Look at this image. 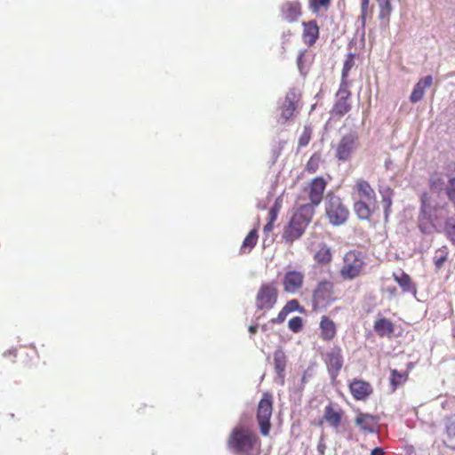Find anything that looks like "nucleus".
<instances>
[{"mask_svg": "<svg viewBox=\"0 0 455 455\" xmlns=\"http://www.w3.org/2000/svg\"><path fill=\"white\" fill-rule=\"evenodd\" d=\"M8 355H12L13 357H16L17 355V349L12 347L5 352L3 353V356L6 357Z\"/></svg>", "mask_w": 455, "mask_h": 455, "instance_id": "nucleus-44", "label": "nucleus"}, {"mask_svg": "<svg viewBox=\"0 0 455 455\" xmlns=\"http://www.w3.org/2000/svg\"><path fill=\"white\" fill-rule=\"evenodd\" d=\"M277 299V288L275 283H263L259 288L256 305L259 310H270Z\"/></svg>", "mask_w": 455, "mask_h": 455, "instance_id": "nucleus-8", "label": "nucleus"}, {"mask_svg": "<svg viewBox=\"0 0 455 455\" xmlns=\"http://www.w3.org/2000/svg\"><path fill=\"white\" fill-rule=\"evenodd\" d=\"M259 327V323L251 324L249 326V331L251 334L256 333Z\"/></svg>", "mask_w": 455, "mask_h": 455, "instance_id": "nucleus-47", "label": "nucleus"}, {"mask_svg": "<svg viewBox=\"0 0 455 455\" xmlns=\"http://www.w3.org/2000/svg\"><path fill=\"white\" fill-rule=\"evenodd\" d=\"M342 412L335 411L333 407L329 404L324 409L323 419L333 428L337 429L341 423Z\"/></svg>", "mask_w": 455, "mask_h": 455, "instance_id": "nucleus-22", "label": "nucleus"}, {"mask_svg": "<svg viewBox=\"0 0 455 455\" xmlns=\"http://www.w3.org/2000/svg\"><path fill=\"white\" fill-rule=\"evenodd\" d=\"M378 422V417L364 412H359L355 419V425L359 427L362 431L371 434L377 433L376 425Z\"/></svg>", "mask_w": 455, "mask_h": 455, "instance_id": "nucleus-13", "label": "nucleus"}, {"mask_svg": "<svg viewBox=\"0 0 455 455\" xmlns=\"http://www.w3.org/2000/svg\"><path fill=\"white\" fill-rule=\"evenodd\" d=\"M321 338L324 340H331L336 335V325L327 315H323L320 322Z\"/></svg>", "mask_w": 455, "mask_h": 455, "instance_id": "nucleus-21", "label": "nucleus"}, {"mask_svg": "<svg viewBox=\"0 0 455 455\" xmlns=\"http://www.w3.org/2000/svg\"><path fill=\"white\" fill-rule=\"evenodd\" d=\"M300 15V4L298 1L286 2L281 5V16L283 20L288 22H294Z\"/></svg>", "mask_w": 455, "mask_h": 455, "instance_id": "nucleus-16", "label": "nucleus"}, {"mask_svg": "<svg viewBox=\"0 0 455 455\" xmlns=\"http://www.w3.org/2000/svg\"><path fill=\"white\" fill-rule=\"evenodd\" d=\"M320 156L316 154L313 155L307 164V168L309 172H315L318 168Z\"/></svg>", "mask_w": 455, "mask_h": 455, "instance_id": "nucleus-38", "label": "nucleus"}, {"mask_svg": "<svg viewBox=\"0 0 455 455\" xmlns=\"http://www.w3.org/2000/svg\"><path fill=\"white\" fill-rule=\"evenodd\" d=\"M257 441L258 436L251 429L236 426L228 437L227 447L234 455H251Z\"/></svg>", "mask_w": 455, "mask_h": 455, "instance_id": "nucleus-2", "label": "nucleus"}, {"mask_svg": "<svg viewBox=\"0 0 455 455\" xmlns=\"http://www.w3.org/2000/svg\"><path fill=\"white\" fill-rule=\"evenodd\" d=\"M337 96L339 97V100L335 103L332 112L335 115L342 116L346 113H347L351 108L350 105L347 102V99L350 96V92L346 88L340 86L337 93Z\"/></svg>", "mask_w": 455, "mask_h": 455, "instance_id": "nucleus-18", "label": "nucleus"}, {"mask_svg": "<svg viewBox=\"0 0 455 455\" xmlns=\"http://www.w3.org/2000/svg\"><path fill=\"white\" fill-rule=\"evenodd\" d=\"M302 381H303V382H304V381H306V378H305V376L302 378Z\"/></svg>", "mask_w": 455, "mask_h": 455, "instance_id": "nucleus-51", "label": "nucleus"}, {"mask_svg": "<svg viewBox=\"0 0 455 455\" xmlns=\"http://www.w3.org/2000/svg\"><path fill=\"white\" fill-rule=\"evenodd\" d=\"M278 212H279V206L277 205V204H275L269 210L268 220H270L271 221H275L277 219Z\"/></svg>", "mask_w": 455, "mask_h": 455, "instance_id": "nucleus-42", "label": "nucleus"}, {"mask_svg": "<svg viewBox=\"0 0 455 455\" xmlns=\"http://www.w3.org/2000/svg\"><path fill=\"white\" fill-rule=\"evenodd\" d=\"M325 211L330 223L333 226L344 224L349 215V211L341 199L333 194H328L326 196Z\"/></svg>", "mask_w": 455, "mask_h": 455, "instance_id": "nucleus-3", "label": "nucleus"}, {"mask_svg": "<svg viewBox=\"0 0 455 455\" xmlns=\"http://www.w3.org/2000/svg\"><path fill=\"white\" fill-rule=\"evenodd\" d=\"M449 255V249L447 246H442L441 248L437 249L435 251V256H434V264L435 267V271H440L443 264L447 261Z\"/></svg>", "mask_w": 455, "mask_h": 455, "instance_id": "nucleus-28", "label": "nucleus"}, {"mask_svg": "<svg viewBox=\"0 0 455 455\" xmlns=\"http://www.w3.org/2000/svg\"><path fill=\"white\" fill-rule=\"evenodd\" d=\"M369 1L370 0H362L361 16L359 18V20L361 21L363 27L365 24V19H366L367 11H368Z\"/></svg>", "mask_w": 455, "mask_h": 455, "instance_id": "nucleus-41", "label": "nucleus"}, {"mask_svg": "<svg viewBox=\"0 0 455 455\" xmlns=\"http://www.w3.org/2000/svg\"><path fill=\"white\" fill-rule=\"evenodd\" d=\"M374 331L379 336H389L394 332V325L389 320L381 318L375 322Z\"/></svg>", "mask_w": 455, "mask_h": 455, "instance_id": "nucleus-26", "label": "nucleus"}, {"mask_svg": "<svg viewBox=\"0 0 455 455\" xmlns=\"http://www.w3.org/2000/svg\"><path fill=\"white\" fill-rule=\"evenodd\" d=\"M285 372H275V381L281 386L284 385Z\"/></svg>", "mask_w": 455, "mask_h": 455, "instance_id": "nucleus-43", "label": "nucleus"}, {"mask_svg": "<svg viewBox=\"0 0 455 455\" xmlns=\"http://www.w3.org/2000/svg\"><path fill=\"white\" fill-rule=\"evenodd\" d=\"M406 380V375L400 373L397 370L391 371L390 383L393 387V390L396 389L398 386Z\"/></svg>", "mask_w": 455, "mask_h": 455, "instance_id": "nucleus-34", "label": "nucleus"}, {"mask_svg": "<svg viewBox=\"0 0 455 455\" xmlns=\"http://www.w3.org/2000/svg\"><path fill=\"white\" fill-rule=\"evenodd\" d=\"M295 311L302 313L303 308L299 306V303L297 299H291L286 303V305L279 313H293Z\"/></svg>", "mask_w": 455, "mask_h": 455, "instance_id": "nucleus-35", "label": "nucleus"}, {"mask_svg": "<svg viewBox=\"0 0 455 455\" xmlns=\"http://www.w3.org/2000/svg\"><path fill=\"white\" fill-rule=\"evenodd\" d=\"M285 315H286L279 314V315H278V320H279V321H283V320H284V316H285Z\"/></svg>", "mask_w": 455, "mask_h": 455, "instance_id": "nucleus-49", "label": "nucleus"}, {"mask_svg": "<svg viewBox=\"0 0 455 455\" xmlns=\"http://www.w3.org/2000/svg\"><path fill=\"white\" fill-rule=\"evenodd\" d=\"M370 203L368 201H364L363 199L358 200L355 203L354 209L360 220H369L371 214V211L370 208Z\"/></svg>", "mask_w": 455, "mask_h": 455, "instance_id": "nucleus-27", "label": "nucleus"}, {"mask_svg": "<svg viewBox=\"0 0 455 455\" xmlns=\"http://www.w3.org/2000/svg\"><path fill=\"white\" fill-rule=\"evenodd\" d=\"M432 82L433 78L431 76H427L421 78L414 86L413 91L410 96V100L412 103L419 101L425 94V89L430 87Z\"/></svg>", "mask_w": 455, "mask_h": 455, "instance_id": "nucleus-20", "label": "nucleus"}, {"mask_svg": "<svg viewBox=\"0 0 455 455\" xmlns=\"http://www.w3.org/2000/svg\"><path fill=\"white\" fill-rule=\"evenodd\" d=\"M353 66H354L353 54H350L343 65V69H342V77L343 78H345L348 75V72L352 68Z\"/></svg>", "mask_w": 455, "mask_h": 455, "instance_id": "nucleus-40", "label": "nucleus"}, {"mask_svg": "<svg viewBox=\"0 0 455 455\" xmlns=\"http://www.w3.org/2000/svg\"><path fill=\"white\" fill-rule=\"evenodd\" d=\"M273 411V397L269 393H264L257 409V421L262 435L269 434L271 423L270 419Z\"/></svg>", "mask_w": 455, "mask_h": 455, "instance_id": "nucleus-6", "label": "nucleus"}, {"mask_svg": "<svg viewBox=\"0 0 455 455\" xmlns=\"http://www.w3.org/2000/svg\"><path fill=\"white\" fill-rule=\"evenodd\" d=\"M371 455H385V452L381 447H376L371 450Z\"/></svg>", "mask_w": 455, "mask_h": 455, "instance_id": "nucleus-46", "label": "nucleus"}, {"mask_svg": "<svg viewBox=\"0 0 455 455\" xmlns=\"http://www.w3.org/2000/svg\"><path fill=\"white\" fill-rule=\"evenodd\" d=\"M274 222L275 221H271L270 220H268V222L265 225L264 227V233H268L270 231H272L273 228H274Z\"/></svg>", "mask_w": 455, "mask_h": 455, "instance_id": "nucleus-45", "label": "nucleus"}, {"mask_svg": "<svg viewBox=\"0 0 455 455\" xmlns=\"http://www.w3.org/2000/svg\"><path fill=\"white\" fill-rule=\"evenodd\" d=\"M429 185L431 194L420 196L418 227L424 234L443 232L455 245V173H434Z\"/></svg>", "mask_w": 455, "mask_h": 455, "instance_id": "nucleus-1", "label": "nucleus"}, {"mask_svg": "<svg viewBox=\"0 0 455 455\" xmlns=\"http://www.w3.org/2000/svg\"><path fill=\"white\" fill-rule=\"evenodd\" d=\"M452 336L455 338V323H453L452 326Z\"/></svg>", "mask_w": 455, "mask_h": 455, "instance_id": "nucleus-50", "label": "nucleus"}, {"mask_svg": "<svg viewBox=\"0 0 455 455\" xmlns=\"http://www.w3.org/2000/svg\"><path fill=\"white\" fill-rule=\"evenodd\" d=\"M286 355L282 349H276L274 352V364L275 372H285Z\"/></svg>", "mask_w": 455, "mask_h": 455, "instance_id": "nucleus-30", "label": "nucleus"}, {"mask_svg": "<svg viewBox=\"0 0 455 455\" xmlns=\"http://www.w3.org/2000/svg\"><path fill=\"white\" fill-rule=\"evenodd\" d=\"M315 259L316 261L322 264L329 263L331 259L330 248L326 245L321 246L320 249L316 251Z\"/></svg>", "mask_w": 455, "mask_h": 455, "instance_id": "nucleus-32", "label": "nucleus"}, {"mask_svg": "<svg viewBox=\"0 0 455 455\" xmlns=\"http://www.w3.org/2000/svg\"><path fill=\"white\" fill-rule=\"evenodd\" d=\"M356 189L358 191L360 199L364 201L372 202L375 200V192L370 184L363 180L356 182Z\"/></svg>", "mask_w": 455, "mask_h": 455, "instance_id": "nucleus-23", "label": "nucleus"}, {"mask_svg": "<svg viewBox=\"0 0 455 455\" xmlns=\"http://www.w3.org/2000/svg\"><path fill=\"white\" fill-rule=\"evenodd\" d=\"M324 363L327 367L331 383H334L344 363L341 348L339 346L331 347L325 354Z\"/></svg>", "mask_w": 455, "mask_h": 455, "instance_id": "nucleus-9", "label": "nucleus"}, {"mask_svg": "<svg viewBox=\"0 0 455 455\" xmlns=\"http://www.w3.org/2000/svg\"><path fill=\"white\" fill-rule=\"evenodd\" d=\"M325 187L326 181L322 177H316L312 180L309 188V200L315 205H319L322 202Z\"/></svg>", "mask_w": 455, "mask_h": 455, "instance_id": "nucleus-14", "label": "nucleus"}, {"mask_svg": "<svg viewBox=\"0 0 455 455\" xmlns=\"http://www.w3.org/2000/svg\"><path fill=\"white\" fill-rule=\"evenodd\" d=\"M304 275L299 271H288L283 278V286L284 291L288 293L297 292L303 285Z\"/></svg>", "mask_w": 455, "mask_h": 455, "instance_id": "nucleus-12", "label": "nucleus"}, {"mask_svg": "<svg viewBox=\"0 0 455 455\" xmlns=\"http://www.w3.org/2000/svg\"><path fill=\"white\" fill-rule=\"evenodd\" d=\"M379 6V19L388 20L389 15L392 12L390 0H377Z\"/></svg>", "mask_w": 455, "mask_h": 455, "instance_id": "nucleus-33", "label": "nucleus"}, {"mask_svg": "<svg viewBox=\"0 0 455 455\" xmlns=\"http://www.w3.org/2000/svg\"><path fill=\"white\" fill-rule=\"evenodd\" d=\"M379 193L382 197L385 220H387L392 205V190L389 188H381Z\"/></svg>", "mask_w": 455, "mask_h": 455, "instance_id": "nucleus-29", "label": "nucleus"}, {"mask_svg": "<svg viewBox=\"0 0 455 455\" xmlns=\"http://www.w3.org/2000/svg\"><path fill=\"white\" fill-rule=\"evenodd\" d=\"M303 56H304L303 52H300L297 58V64L299 68H300V65L302 62Z\"/></svg>", "mask_w": 455, "mask_h": 455, "instance_id": "nucleus-48", "label": "nucleus"}, {"mask_svg": "<svg viewBox=\"0 0 455 455\" xmlns=\"http://www.w3.org/2000/svg\"><path fill=\"white\" fill-rule=\"evenodd\" d=\"M332 289L333 283L331 281L323 280L318 283L313 294L314 310H324L333 301Z\"/></svg>", "mask_w": 455, "mask_h": 455, "instance_id": "nucleus-7", "label": "nucleus"}, {"mask_svg": "<svg viewBox=\"0 0 455 455\" xmlns=\"http://www.w3.org/2000/svg\"><path fill=\"white\" fill-rule=\"evenodd\" d=\"M299 216H292L289 224L285 227L283 238L286 243H292L295 240L299 239L304 233L307 224L303 220H299Z\"/></svg>", "mask_w": 455, "mask_h": 455, "instance_id": "nucleus-11", "label": "nucleus"}, {"mask_svg": "<svg viewBox=\"0 0 455 455\" xmlns=\"http://www.w3.org/2000/svg\"><path fill=\"white\" fill-rule=\"evenodd\" d=\"M289 328L293 332H298L302 328V319L299 316H295L289 321Z\"/></svg>", "mask_w": 455, "mask_h": 455, "instance_id": "nucleus-37", "label": "nucleus"}, {"mask_svg": "<svg viewBox=\"0 0 455 455\" xmlns=\"http://www.w3.org/2000/svg\"><path fill=\"white\" fill-rule=\"evenodd\" d=\"M349 389L355 400H364L372 392L371 386L360 379H354L349 385Z\"/></svg>", "mask_w": 455, "mask_h": 455, "instance_id": "nucleus-15", "label": "nucleus"}, {"mask_svg": "<svg viewBox=\"0 0 455 455\" xmlns=\"http://www.w3.org/2000/svg\"><path fill=\"white\" fill-rule=\"evenodd\" d=\"M303 40L308 46L313 45L319 35V28L315 20L303 22Z\"/></svg>", "mask_w": 455, "mask_h": 455, "instance_id": "nucleus-19", "label": "nucleus"}, {"mask_svg": "<svg viewBox=\"0 0 455 455\" xmlns=\"http://www.w3.org/2000/svg\"><path fill=\"white\" fill-rule=\"evenodd\" d=\"M445 438L443 443L446 447L455 450V413L443 419Z\"/></svg>", "mask_w": 455, "mask_h": 455, "instance_id": "nucleus-17", "label": "nucleus"}, {"mask_svg": "<svg viewBox=\"0 0 455 455\" xmlns=\"http://www.w3.org/2000/svg\"><path fill=\"white\" fill-rule=\"evenodd\" d=\"M300 94L295 88L290 89L285 97L280 100L277 108L276 120L279 124H285L291 120L298 109Z\"/></svg>", "mask_w": 455, "mask_h": 455, "instance_id": "nucleus-4", "label": "nucleus"}, {"mask_svg": "<svg viewBox=\"0 0 455 455\" xmlns=\"http://www.w3.org/2000/svg\"><path fill=\"white\" fill-rule=\"evenodd\" d=\"M357 135L350 132L344 135L336 148V156L340 161H347L357 148Z\"/></svg>", "mask_w": 455, "mask_h": 455, "instance_id": "nucleus-10", "label": "nucleus"}, {"mask_svg": "<svg viewBox=\"0 0 455 455\" xmlns=\"http://www.w3.org/2000/svg\"><path fill=\"white\" fill-rule=\"evenodd\" d=\"M344 264L340 269V275L345 280L357 277L363 271L364 261L361 252L350 251L344 256Z\"/></svg>", "mask_w": 455, "mask_h": 455, "instance_id": "nucleus-5", "label": "nucleus"}, {"mask_svg": "<svg viewBox=\"0 0 455 455\" xmlns=\"http://www.w3.org/2000/svg\"><path fill=\"white\" fill-rule=\"evenodd\" d=\"M395 280L398 283L400 287L403 289L404 292H416L415 286L411 282V279L409 275L404 273L403 271H400L399 273L394 274Z\"/></svg>", "mask_w": 455, "mask_h": 455, "instance_id": "nucleus-24", "label": "nucleus"}, {"mask_svg": "<svg viewBox=\"0 0 455 455\" xmlns=\"http://www.w3.org/2000/svg\"><path fill=\"white\" fill-rule=\"evenodd\" d=\"M315 205L311 201L309 204L300 205L293 216H299L300 221H304L306 224H309L315 212Z\"/></svg>", "mask_w": 455, "mask_h": 455, "instance_id": "nucleus-25", "label": "nucleus"}, {"mask_svg": "<svg viewBox=\"0 0 455 455\" xmlns=\"http://www.w3.org/2000/svg\"><path fill=\"white\" fill-rule=\"evenodd\" d=\"M312 131L309 127L305 126L303 132L299 139V146L303 148L306 147L311 140Z\"/></svg>", "mask_w": 455, "mask_h": 455, "instance_id": "nucleus-36", "label": "nucleus"}, {"mask_svg": "<svg viewBox=\"0 0 455 455\" xmlns=\"http://www.w3.org/2000/svg\"><path fill=\"white\" fill-rule=\"evenodd\" d=\"M331 0H310V8L313 12H317L321 6H327Z\"/></svg>", "mask_w": 455, "mask_h": 455, "instance_id": "nucleus-39", "label": "nucleus"}, {"mask_svg": "<svg viewBox=\"0 0 455 455\" xmlns=\"http://www.w3.org/2000/svg\"><path fill=\"white\" fill-rule=\"evenodd\" d=\"M257 240H258L257 230L256 229L251 230L243 242L241 251L245 252L246 249H248V251H251V250L256 245Z\"/></svg>", "mask_w": 455, "mask_h": 455, "instance_id": "nucleus-31", "label": "nucleus"}]
</instances>
